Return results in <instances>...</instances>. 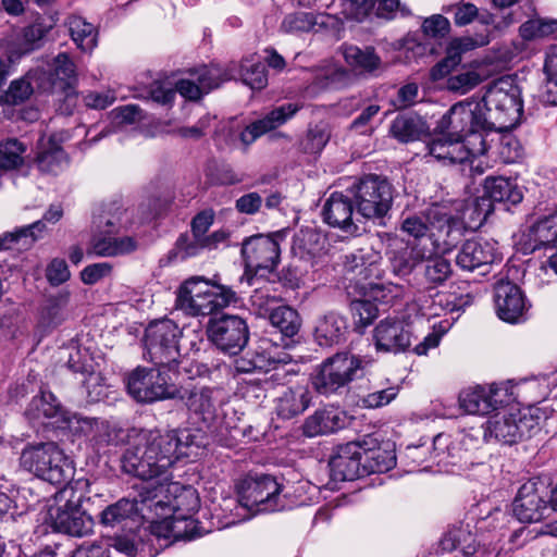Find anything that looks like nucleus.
I'll return each instance as SVG.
<instances>
[{"label": "nucleus", "instance_id": "nucleus-8", "mask_svg": "<svg viewBox=\"0 0 557 557\" xmlns=\"http://www.w3.org/2000/svg\"><path fill=\"white\" fill-rule=\"evenodd\" d=\"M149 503V509L160 508V516H168L165 509L173 512L175 522L184 521L186 525L194 522L190 517L198 510L200 502L196 490L183 486L177 482L159 484L152 488L147 487V497H141V504Z\"/></svg>", "mask_w": 557, "mask_h": 557}, {"label": "nucleus", "instance_id": "nucleus-35", "mask_svg": "<svg viewBox=\"0 0 557 557\" xmlns=\"http://www.w3.org/2000/svg\"><path fill=\"white\" fill-rule=\"evenodd\" d=\"M234 369L237 373H251L255 371H273L270 376L272 381H280L287 376V370L272 360L265 352L256 350L247 351L234 361Z\"/></svg>", "mask_w": 557, "mask_h": 557}, {"label": "nucleus", "instance_id": "nucleus-58", "mask_svg": "<svg viewBox=\"0 0 557 557\" xmlns=\"http://www.w3.org/2000/svg\"><path fill=\"white\" fill-rule=\"evenodd\" d=\"M453 273L450 262L442 257L429 259L424 267V277L433 286L442 285Z\"/></svg>", "mask_w": 557, "mask_h": 557}, {"label": "nucleus", "instance_id": "nucleus-2", "mask_svg": "<svg viewBox=\"0 0 557 557\" xmlns=\"http://www.w3.org/2000/svg\"><path fill=\"white\" fill-rule=\"evenodd\" d=\"M236 300V293L230 287L213 284L202 276H193L180 286L176 307L191 317L210 315Z\"/></svg>", "mask_w": 557, "mask_h": 557}, {"label": "nucleus", "instance_id": "nucleus-14", "mask_svg": "<svg viewBox=\"0 0 557 557\" xmlns=\"http://www.w3.org/2000/svg\"><path fill=\"white\" fill-rule=\"evenodd\" d=\"M549 498L550 488L546 480L532 478L520 486L512 504L513 515L523 523L545 520L556 511Z\"/></svg>", "mask_w": 557, "mask_h": 557}, {"label": "nucleus", "instance_id": "nucleus-37", "mask_svg": "<svg viewBox=\"0 0 557 557\" xmlns=\"http://www.w3.org/2000/svg\"><path fill=\"white\" fill-rule=\"evenodd\" d=\"M424 218L428 225L445 233L447 245L462 235L460 220L455 218L445 205L433 203L425 210Z\"/></svg>", "mask_w": 557, "mask_h": 557}, {"label": "nucleus", "instance_id": "nucleus-1", "mask_svg": "<svg viewBox=\"0 0 557 557\" xmlns=\"http://www.w3.org/2000/svg\"><path fill=\"white\" fill-rule=\"evenodd\" d=\"M128 447L122 456V469L141 480H151L164 474L177 460L197 455L194 449L203 446L201 430L132 429Z\"/></svg>", "mask_w": 557, "mask_h": 557}, {"label": "nucleus", "instance_id": "nucleus-22", "mask_svg": "<svg viewBox=\"0 0 557 557\" xmlns=\"http://www.w3.org/2000/svg\"><path fill=\"white\" fill-rule=\"evenodd\" d=\"M356 208L352 195L334 191L325 200L322 208L323 221L331 227L339 228L348 234L358 232L354 221V209Z\"/></svg>", "mask_w": 557, "mask_h": 557}, {"label": "nucleus", "instance_id": "nucleus-20", "mask_svg": "<svg viewBox=\"0 0 557 557\" xmlns=\"http://www.w3.org/2000/svg\"><path fill=\"white\" fill-rule=\"evenodd\" d=\"M63 216V209L59 205H52L46 211L44 219L34 223L15 228L12 232L0 236V248L2 249H22L32 246L46 231V222L57 223Z\"/></svg>", "mask_w": 557, "mask_h": 557}, {"label": "nucleus", "instance_id": "nucleus-41", "mask_svg": "<svg viewBox=\"0 0 557 557\" xmlns=\"http://www.w3.org/2000/svg\"><path fill=\"white\" fill-rule=\"evenodd\" d=\"M482 197L488 198L492 205L494 202L517 205L522 200L523 195L517 184L509 178L486 177Z\"/></svg>", "mask_w": 557, "mask_h": 557}, {"label": "nucleus", "instance_id": "nucleus-48", "mask_svg": "<svg viewBox=\"0 0 557 557\" xmlns=\"http://www.w3.org/2000/svg\"><path fill=\"white\" fill-rule=\"evenodd\" d=\"M194 75H196L197 82L207 94L213 88H218L223 82L236 78L235 63L230 64L225 70L214 64L202 66Z\"/></svg>", "mask_w": 557, "mask_h": 557}, {"label": "nucleus", "instance_id": "nucleus-25", "mask_svg": "<svg viewBox=\"0 0 557 557\" xmlns=\"http://www.w3.org/2000/svg\"><path fill=\"white\" fill-rule=\"evenodd\" d=\"M301 106L298 103H285L270 111L262 119H259L245 127L240 133V141L245 147L250 146L262 135L277 128L292 119Z\"/></svg>", "mask_w": 557, "mask_h": 557}, {"label": "nucleus", "instance_id": "nucleus-19", "mask_svg": "<svg viewBox=\"0 0 557 557\" xmlns=\"http://www.w3.org/2000/svg\"><path fill=\"white\" fill-rule=\"evenodd\" d=\"M381 256L370 249H359L345 256L344 270L347 280L355 282L362 289L374 286V280L382 277Z\"/></svg>", "mask_w": 557, "mask_h": 557}, {"label": "nucleus", "instance_id": "nucleus-44", "mask_svg": "<svg viewBox=\"0 0 557 557\" xmlns=\"http://www.w3.org/2000/svg\"><path fill=\"white\" fill-rule=\"evenodd\" d=\"M66 25L71 38L82 51L89 52L97 46V32L91 23L73 15L67 18Z\"/></svg>", "mask_w": 557, "mask_h": 557}, {"label": "nucleus", "instance_id": "nucleus-57", "mask_svg": "<svg viewBox=\"0 0 557 557\" xmlns=\"http://www.w3.org/2000/svg\"><path fill=\"white\" fill-rule=\"evenodd\" d=\"M99 422L100 419L83 417L81 414L67 411L64 422L61 425V429H69L75 434L88 437L92 442Z\"/></svg>", "mask_w": 557, "mask_h": 557}, {"label": "nucleus", "instance_id": "nucleus-42", "mask_svg": "<svg viewBox=\"0 0 557 557\" xmlns=\"http://www.w3.org/2000/svg\"><path fill=\"white\" fill-rule=\"evenodd\" d=\"M343 55L346 63L360 74H373L382 67V61L372 47L344 46Z\"/></svg>", "mask_w": 557, "mask_h": 557}, {"label": "nucleus", "instance_id": "nucleus-55", "mask_svg": "<svg viewBox=\"0 0 557 557\" xmlns=\"http://www.w3.org/2000/svg\"><path fill=\"white\" fill-rule=\"evenodd\" d=\"M519 32L525 40L553 36L557 33V20H529L520 26Z\"/></svg>", "mask_w": 557, "mask_h": 557}, {"label": "nucleus", "instance_id": "nucleus-36", "mask_svg": "<svg viewBox=\"0 0 557 557\" xmlns=\"http://www.w3.org/2000/svg\"><path fill=\"white\" fill-rule=\"evenodd\" d=\"M444 552L460 550L463 557H476L479 544L469 524L453 525L440 542Z\"/></svg>", "mask_w": 557, "mask_h": 557}, {"label": "nucleus", "instance_id": "nucleus-47", "mask_svg": "<svg viewBox=\"0 0 557 557\" xmlns=\"http://www.w3.org/2000/svg\"><path fill=\"white\" fill-rule=\"evenodd\" d=\"M37 166L41 172L58 174L69 163L65 151L52 140H49V147H40L36 158Z\"/></svg>", "mask_w": 557, "mask_h": 557}, {"label": "nucleus", "instance_id": "nucleus-13", "mask_svg": "<svg viewBox=\"0 0 557 557\" xmlns=\"http://www.w3.org/2000/svg\"><path fill=\"white\" fill-rule=\"evenodd\" d=\"M349 193L354 197L357 213L366 219H382L392 207L393 187L379 175L362 177Z\"/></svg>", "mask_w": 557, "mask_h": 557}, {"label": "nucleus", "instance_id": "nucleus-10", "mask_svg": "<svg viewBox=\"0 0 557 557\" xmlns=\"http://www.w3.org/2000/svg\"><path fill=\"white\" fill-rule=\"evenodd\" d=\"M283 485L270 474H249L238 485L239 504L252 512H273L285 509Z\"/></svg>", "mask_w": 557, "mask_h": 557}, {"label": "nucleus", "instance_id": "nucleus-21", "mask_svg": "<svg viewBox=\"0 0 557 557\" xmlns=\"http://www.w3.org/2000/svg\"><path fill=\"white\" fill-rule=\"evenodd\" d=\"M507 391L496 384L475 386L459 395L460 407L470 414H487L506 401Z\"/></svg>", "mask_w": 557, "mask_h": 557}, {"label": "nucleus", "instance_id": "nucleus-18", "mask_svg": "<svg viewBox=\"0 0 557 557\" xmlns=\"http://www.w3.org/2000/svg\"><path fill=\"white\" fill-rule=\"evenodd\" d=\"M494 304L497 317L511 324L525 320L528 304L521 288L509 281H499L494 286Z\"/></svg>", "mask_w": 557, "mask_h": 557}, {"label": "nucleus", "instance_id": "nucleus-64", "mask_svg": "<svg viewBox=\"0 0 557 557\" xmlns=\"http://www.w3.org/2000/svg\"><path fill=\"white\" fill-rule=\"evenodd\" d=\"M451 13L456 26L462 27L471 24L479 15V9L471 2L460 1L444 9Z\"/></svg>", "mask_w": 557, "mask_h": 557}, {"label": "nucleus", "instance_id": "nucleus-5", "mask_svg": "<svg viewBox=\"0 0 557 557\" xmlns=\"http://www.w3.org/2000/svg\"><path fill=\"white\" fill-rule=\"evenodd\" d=\"M189 417L201 429L223 435L235 426L226 419L223 410L222 391L212 386H194L182 396Z\"/></svg>", "mask_w": 557, "mask_h": 557}, {"label": "nucleus", "instance_id": "nucleus-49", "mask_svg": "<svg viewBox=\"0 0 557 557\" xmlns=\"http://www.w3.org/2000/svg\"><path fill=\"white\" fill-rule=\"evenodd\" d=\"M350 74L347 70L335 64L321 67L312 83L315 89H338L348 85Z\"/></svg>", "mask_w": 557, "mask_h": 557}, {"label": "nucleus", "instance_id": "nucleus-7", "mask_svg": "<svg viewBox=\"0 0 557 557\" xmlns=\"http://www.w3.org/2000/svg\"><path fill=\"white\" fill-rule=\"evenodd\" d=\"M547 416L539 407H528L512 413H497L484 426V438L512 445L530 437Z\"/></svg>", "mask_w": 557, "mask_h": 557}, {"label": "nucleus", "instance_id": "nucleus-59", "mask_svg": "<svg viewBox=\"0 0 557 557\" xmlns=\"http://www.w3.org/2000/svg\"><path fill=\"white\" fill-rule=\"evenodd\" d=\"M317 23V16L313 13L296 12L285 16L281 24V29L287 34L307 33Z\"/></svg>", "mask_w": 557, "mask_h": 557}, {"label": "nucleus", "instance_id": "nucleus-34", "mask_svg": "<svg viewBox=\"0 0 557 557\" xmlns=\"http://www.w3.org/2000/svg\"><path fill=\"white\" fill-rule=\"evenodd\" d=\"M374 440L369 437L360 444L362 469L366 473H383L393 469L396 465V456L392 445L385 447H370Z\"/></svg>", "mask_w": 557, "mask_h": 557}, {"label": "nucleus", "instance_id": "nucleus-29", "mask_svg": "<svg viewBox=\"0 0 557 557\" xmlns=\"http://www.w3.org/2000/svg\"><path fill=\"white\" fill-rule=\"evenodd\" d=\"M345 411L334 406H326L315 410L302 424V433L307 437H314L334 433L346 424Z\"/></svg>", "mask_w": 557, "mask_h": 557}, {"label": "nucleus", "instance_id": "nucleus-56", "mask_svg": "<svg viewBox=\"0 0 557 557\" xmlns=\"http://www.w3.org/2000/svg\"><path fill=\"white\" fill-rule=\"evenodd\" d=\"M545 94L547 102L557 106V45L552 46L545 57Z\"/></svg>", "mask_w": 557, "mask_h": 557}, {"label": "nucleus", "instance_id": "nucleus-3", "mask_svg": "<svg viewBox=\"0 0 557 557\" xmlns=\"http://www.w3.org/2000/svg\"><path fill=\"white\" fill-rule=\"evenodd\" d=\"M21 467L51 484H63L72 480L73 461L54 442L27 444L20 457Z\"/></svg>", "mask_w": 557, "mask_h": 557}, {"label": "nucleus", "instance_id": "nucleus-32", "mask_svg": "<svg viewBox=\"0 0 557 557\" xmlns=\"http://www.w3.org/2000/svg\"><path fill=\"white\" fill-rule=\"evenodd\" d=\"M347 332V320L331 311L317 320L313 335L319 346L332 347L345 342Z\"/></svg>", "mask_w": 557, "mask_h": 557}, {"label": "nucleus", "instance_id": "nucleus-54", "mask_svg": "<svg viewBox=\"0 0 557 557\" xmlns=\"http://www.w3.org/2000/svg\"><path fill=\"white\" fill-rule=\"evenodd\" d=\"M321 236L312 228L300 230L293 237L292 251L304 259L312 257L320 250Z\"/></svg>", "mask_w": 557, "mask_h": 557}, {"label": "nucleus", "instance_id": "nucleus-9", "mask_svg": "<svg viewBox=\"0 0 557 557\" xmlns=\"http://www.w3.org/2000/svg\"><path fill=\"white\" fill-rule=\"evenodd\" d=\"M180 374L181 370L169 371L165 367H158L156 370L137 368L127 377V391L139 403L174 398L177 394L175 383Z\"/></svg>", "mask_w": 557, "mask_h": 557}, {"label": "nucleus", "instance_id": "nucleus-30", "mask_svg": "<svg viewBox=\"0 0 557 557\" xmlns=\"http://www.w3.org/2000/svg\"><path fill=\"white\" fill-rule=\"evenodd\" d=\"M50 81L53 88H58L64 92L65 101L70 106L76 104V66L67 53L61 52L53 59L51 64Z\"/></svg>", "mask_w": 557, "mask_h": 557}, {"label": "nucleus", "instance_id": "nucleus-17", "mask_svg": "<svg viewBox=\"0 0 557 557\" xmlns=\"http://www.w3.org/2000/svg\"><path fill=\"white\" fill-rule=\"evenodd\" d=\"M278 235L258 234L243 243L242 255L248 269L256 272H272L280 262L281 248Z\"/></svg>", "mask_w": 557, "mask_h": 557}, {"label": "nucleus", "instance_id": "nucleus-26", "mask_svg": "<svg viewBox=\"0 0 557 557\" xmlns=\"http://www.w3.org/2000/svg\"><path fill=\"white\" fill-rule=\"evenodd\" d=\"M66 413L67 410L50 392H41L40 395L34 396L25 410V417L32 424H45L51 421L50 423L59 429Z\"/></svg>", "mask_w": 557, "mask_h": 557}, {"label": "nucleus", "instance_id": "nucleus-46", "mask_svg": "<svg viewBox=\"0 0 557 557\" xmlns=\"http://www.w3.org/2000/svg\"><path fill=\"white\" fill-rule=\"evenodd\" d=\"M447 76V90L458 95L471 91L483 82V76L476 69L471 66L453 70Z\"/></svg>", "mask_w": 557, "mask_h": 557}, {"label": "nucleus", "instance_id": "nucleus-16", "mask_svg": "<svg viewBox=\"0 0 557 557\" xmlns=\"http://www.w3.org/2000/svg\"><path fill=\"white\" fill-rule=\"evenodd\" d=\"M441 126L460 137L493 131L482 101L467 99L455 103L443 116Z\"/></svg>", "mask_w": 557, "mask_h": 557}, {"label": "nucleus", "instance_id": "nucleus-6", "mask_svg": "<svg viewBox=\"0 0 557 557\" xmlns=\"http://www.w3.org/2000/svg\"><path fill=\"white\" fill-rule=\"evenodd\" d=\"M369 363L361 356L337 352L315 368L311 376L312 386L321 395L335 394L358 379Z\"/></svg>", "mask_w": 557, "mask_h": 557}, {"label": "nucleus", "instance_id": "nucleus-39", "mask_svg": "<svg viewBox=\"0 0 557 557\" xmlns=\"http://www.w3.org/2000/svg\"><path fill=\"white\" fill-rule=\"evenodd\" d=\"M141 497H147V491L140 493L138 498H122L113 505L108 506L100 515V521L103 525L113 527L135 515H144V510L149 509V503L141 504Z\"/></svg>", "mask_w": 557, "mask_h": 557}, {"label": "nucleus", "instance_id": "nucleus-61", "mask_svg": "<svg viewBox=\"0 0 557 557\" xmlns=\"http://www.w3.org/2000/svg\"><path fill=\"white\" fill-rule=\"evenodd\" d=\"M462 53L450 40L446 48V57L433 66L431 76L433 79H441L455 70L461 62Z\"/></svg>", "mask_w": 557, "mask_h": 557}, {"label": "nucleus", "instance_id": "nucleus-53", "mask_svg": "<svg viewBox=\"0 0 557 557\" xmlns=\"http://www.w3.org/2000/svg\"><path fill=\"white\" fill-rule=\"evenodd\" d=\"M235 74L252 89H261L268 82L265 66L253 57L245 59L238 70L235 67Z\"/></svg>", "mask_w": 557, "mask_h": 557}, {"label": "nucleus", "instance_id": "nucleus-45", "mask_svg": "<svg viewBox=\"0 0 557 557\" xmlns=\"http://www.w3.org/2000/svg\"><path fill=\"white\" fill-rule=\"evenodd\" d=\"M494 211V205L491 203L488 198L476 197L468 202L461 213V230L470 228L476 230L480 227Z\"/></svg>", "mask_w": 557, "mask_h": 557}, {"label": "nucleus", "instance_id": "nucleus-43", "mask_svg": "<svg viewBox=\"0 0 557 557\" xmlns=\"http://www.w3.org/2000/svg\"><path fill=\"white\" fill-rule=\"evenodd\" d=\"M429 131L426 123L418 115H398L391 125V134L401 143L419 140Z\"/></svg>", "mask_w": 557, "mask_h": 557}, {"label": "nucleus", "instance_id": "nucleus-40", "mask_svg": "<svg viewBox=\"0 0 557 557\" xmlns=\"http://www.w3.org/2000/svg\"><path fill=\"white\" fill-rule=\"evenodd\" d=\"M525 245L528 249L534 251L536 249L549 247L557 243V214L553 212L541 218L534 223L527 233Z\"/></svg>", "mask_w": 557, "mask_h": 557}, {"label": "nucleus", "instance_id": "nucleus-63", "mask_svg": "<svg viewBox=\"0 0 557 557\" xmlns=\"http://www.w3.org/2000/svg\"><path fill=\"white\" fill-rule=\"evenodd\" d=\"M205 236H198L194 233L181 234L176 240V249L182 258H189L199 255L207 249Z\"/></svg>", "mask_w": 557, "mask_h": 557}, {"label": "nucleus", "instance_id": "nucleus-4", "mask_svg": "<svg viewBox=\"0 0 557 557\" xmlns=\"http://www.w3.org/2000/svg\"><path fill=\"white\" fill-rule=\"evenodd\" d=\"M482 102L493 131L506 132L513 128L523 113L520 88L509 76L492 82Z\"/></svg>", "mask_w": 557, "mask_h": 557}, {"label": "nucleus", "instance_id": "nucleus-33", "mask_svg": "<svg viewBox=\"0 0 557 557\" xmlns=\"http://www.w3.org/2000/svg\"><path fill=\"white\" fill-rule=\"evenodd\" d=\"M71 292L63 288L49 295L38 314V324L42 329H54L61 325L70 315L69 306Z\"/></svg>", "mask_w": 557, "mask_h": 557}, {"label": "nucleus", "instance_id": "nucleus-62", "mask_svg": "<svg viewBox=\"0 0 557 557\" xmlns=\"http://www.w3.org/2000/svg\"><path fill=\"white\" fill-rule=\"evenodd\" d=\"M123 441V430L110 424L106 420H100L98 429L94 435L92 443L96 447L102 448L109 445H117Z\"/></svg>", "mask_w": 557, "mask_h": 557}, {"label": "nucleus", "instance_id": "nucleus-51", "mask_svg": "<svg viewBox=\"0 0 557 557\" xmlns=\"http://www.w3.org/2000/svg\"><path fill=\"white\" fill-rule=\"evenodd\" d=\"M270 322L287 337L296 335L301 326L298 312L288 306H280L273 309L270 314Z\"/></svg>", "mask_w": 557, "mask_h": 557}, {"label": "nucleus", "instance_id": "nucleus-52", "mask_svg": "<svg viewBox=\"0 0 557 557\" xmlns=\"http://www.w3.org/2000/svg\"><path fill=\"white\" fill-rule=\"evenodd\" d=\"M465 438L466 435H461L456 438H453L451 435L445 433L436 435L433 440L435 457L440 458V462L454 463L456 459L461 458L462 450L460 444Z\"/></svg>", "mask_w": 557, "mask_h": 557}, {"label": "nucleus", "instance_id": "nucleus-60", "mask_svg": "<svg viewBox=\"0 0 557 557\" xmlns=\"http://www.w3.org/2000/svg\"><path fill=\"white\" fill-rule=\"evenodd\" d=\"M34 89L28 76L12 81L8 90L2 95V99L7 104L16 106L27 100Z\"/></svg>", "mask_w": 557, "mask_h": 557}, {"label": "nucleus", "instance_id": "nucleus-38", "mask_svg": "<svg viewBox=\"0 0 557 557\" xmlns=\"http://www.w3.org/2000/svg\"><path fill=\"white\" fill-rule=\"evenodd\" d=\"M488 150V146L483 134H472L465 138L458 136L456 139L450 138L448 163H465L470 157L484 154Z\"/></svg>", "mask_w": 557, "mask_h": 557}, {"label": "nucleus", "instance_id": "nucleus-11", "mask_svg": "<svg viewBox=\"0 0 557 557\" xmlns=\"http://www.w3.org/2000/svg\"><path fill=\"white\" fill-rule=\"evenodd\" d=\"M83 494L73 487H64L55 495V505L49 509L54 530L72 535L85 536L92 531L94 520L83 509Z\"/></svg>", "mask_w": 557, "mask_h": 557}, {"label": "nucleus", "instance_id": "nucleus-12", "mask_svg": "<svg viewBox=\"0 0 557 557\" xmlns=\"http://www.w3.org/2000/svg\"><path fill=\"white\" fill-rule=\"evenodd\" d=\"M180 327L172 320H161L149 324L145 333V347L149 359L157 367L169 371L181 370L178 349Z\"/></svg>", "mask_w": 557, "mask_h": 557}, {"label": "nucleus", "instance_id": "nucleus-27", "mask_svg": "<svg viewBox=\"0 0 557 557\" xmlns=\"http://www.w3.org/2000/svg\"><path fill=\"white\" fill-rule=\"evenodd\" d=\"M361 448L359 443H347L337 448L334 456L331 457L329 466L336 480L352 481L363 475Z\"/></svg>", "mask_w": 557, "mask_h": 557}, {"label": "nucleus", "instance_id": "nucleus-23", "mask_svg": "<svg viewBox=\"0 0 557 557\" xmlns=\"http://www.w3.org/2000/svg\"><path fill=\"white\" fill-rule=\"evenodd\" d=\"M391 272L399 277L410 275L426 259L425 250L416 243L394 239L386 251Z\"/></svg>", "mask_w": 557, "mask_h": 557}, {"label": "nucleus", "instance_id": "nucleus-15", "mask_svg": "<svg viewBox=\"0 0 557 557\" xmlns=\"http://www.w3.org/2000/svg\"><path fill=\"white\" fill-rule=\"evenodd\" d=\"M209 341L222 352L235 356L240 352L249 341V327L239 315L223 314L211 318L208 322Z\"/></svg>", "mask_w": 557, "mask_h": 557}, {"label": "nucleus", "instance_id": "nucleus-28", "mask_svg": "<svg viewBox=\"0 0 557 557\" xmlns=\"http://www.w3.org/2000/svg\"><path fill=\"white\" fill-rule=\"evenodd\" d=\"M496 259L495 244L484 239L467 240L456 255V264L463 271L492 264Z\"/></svg>", "mask_w": 557, "mask_h": 557}, {"label": "nucleus", "instance_id": "nucleus-24", "mask_svg": "<svg viewBox=\"0 0 557 557\" xmlns=\"http://www.w3.org/2000/svg\"><path fill=\"white\" fill-rule=\"evenodd\" d=\"M373 339L377 351L398 354L411 345V333L403 321L387 318L374 327Z\"/></svg>", "mask_w": 557, "mask_h": 557}, {"label": "nucleus", "instance_id": "nucleus-31", "mask_svg": "<svg viewBox=\"0 0 557 557\" xmlns=\"http://www.w3.org/2000/svg\"><path fill=\"white\" fill-rule=\"evenodd\" d=\"M312 396L307 385L296 384L285 388L275 399L277 417L289 420L302 414L311 405Z\"/></svg>", "mask_w": 557, "mask_h": 557}, {"label": "nucleus", "instance_id": "nucleus-50", "mask_svg": "<svg viewBox=\"0 0 557 557\" xmlns=\"http://www.w3.org/2000/svg\"><path fill=\"white\" fill-rule=\"evenodd\" d=\"M137 243L133 237H102L95 238L92 242V251L97 256H116L134 251Z\"/></svg>", "mask_w": 557, "mask_h": 557}]
</instances>
